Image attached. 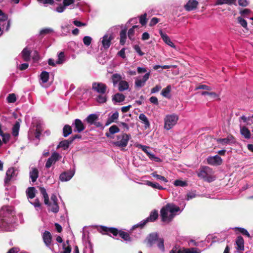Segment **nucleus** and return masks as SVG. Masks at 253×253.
<instances>
[{
	"mask_svg": "<svg viewBox=\"0 0 253 253\" xmlns=\"http://www.w3.org/2000/svg\"><path fill=\"white\" fill-rule=\"evenodd\" d=\"M15 211L12 206L2 207L0 210V231H12L15 229Z\"/></svg>",
	"mask_w": 253,
	"mask_h": 253,
	"instance_id": "1",
	"label": "nucleus"
},
{
	"mask_svg": "<svg viewBox=\"0 0 253 253\" xmlns=\"http://www.w3.org/2000/svg\"><path fill=\"white\" fill-rule=\"evenodd\" d=\"M181 211L178 206L173 204H168L161 210L162 220L164 222H169L175 215L180 213Z\"/></svg>",
	"mask_w": 253,
	"mask_h": 253,
	"instance_id": "2",
	"label": "nucleus"
},
{
	"mask_svg": "<svg viewBox=\"0 0 253 253\" xmlns=\"http://www.w3.org/2000/svg\"><path fill=\"white\" fill-rule=\"evenodd\" d=\"M98 230L102 234L110 233L114 236H117L119 234V236L124 240L130 241V237L128 233L122 231H119L117 228L113 227L108 228L104 226H100Z\"/></svg>",
	"mask_w": 253,
	"mask_h": 253,
	"instance_id": "3",
	"label": "nucleus"
},
{
	"mask_svg": "<svg viewBox=\"0 0 253 253\" xmlns=\"http://www.w3.org/2000/svg\"><path fill=\"white\" fill-rule=\"evenodd\" d=\"M179 117L175 114H169L164 118V128L167 130L172 128L177 123Z\"/></svg>",
	"mask_w": 253,
	"mask_h": 253,
	"instance_id": "4",
	"label": "nucleus"
},
{
	"mask_svg": "<svg viewBox=\"0 0 253 253\" xmlns=\"http://www.w3.org/2000/svg\"><path fill=\"white\" fill-rule=\"evenodd\" d=\"M40 190L41 193L43 196L44 204L50 207V210L52 212L54 213L58 212L59 208L57 203H52V204H50L49 202V197L46 189L44 187H40Z\"/></svg>",
	"mask_w": 253,
	"mask_h": 253,
	"instance_id": "5",
	"label": "nucleus"
},
{
	"mask_svg": "<svg viewBox=\"0 0 253 253\" xmlns=\"http://www.w3.org/2000/svg\"><path fill=\"white\" fill-rule=\"evenodd\" d=\"M10 21L7 16L0 9V37L3 35V31H7L10 27Z\"/></svg>",
	"mask_w": 253,
	"mask_h": 253,
	"instance_id": "6",
	"label": "nucleus"
},
{
	"mask_svg": "<svg viewBox=\"0 0 253 253\" xmlns=\"http://www.w3.org/2000/svg\"><path fill=\"white\" fill-rule=\"evenodd\" d=\"M211 172L212 170L211 168L205 167L200 170L198 173V176L204 179V180L211 182L215 179V177L211 174Z\"/></svg>",
	"mask_w": 253,
	"mask_h": 253,
	"instance_id": "7",
	"label": "nucleus"
},
{
	"mask_svg": "<svg viewBox=\"0 0 253 253\" xmlns=\"http://www.w3.org/2000/svg\"><path fill=\"white\" fill-rule=\"evenodd\" d=\"M117 140L113 142V144L120 148L126 147L130 138V135L126 133H123L121 135H117Z\"/></svg>",
	"mask_w": 253,
	"mask_h": 253,
	"instance_id": "8",
	"label": "nucleus"
},
{
	"mask_svg": "<svg viewBox=\"0 0 253 253\" xmlns=\"http://www.w3.org/2000/svg\"><path fill=\"white\" fill-rule=\"evenodd\" d=\"M158 217V211L154 210L152 211L149 215L147 218H146L145 219H144L142 221H141L139 223L134 225L131 230H133L135 228L137 227H140L141 228H143L144 225L149 221L153 222L155 220H156Z\"/></svg>",
	"mask_w": 253,
	"mask_h": 253,
	"instance_id": "9",
	"label": "nucleus"
},
{
	"mask_svg": "<svg viewBox=\"0 0 253 253\" xmlns=\"http://www.w3.org/2000/svg\"><path fill=\"white\" fill-rule=\"evenodd\" d=\"M15 169L13 168H9L6 172L5 177L4 180V186L7 189V187L10 186L15 179Z\"/></svg>",
	"mask_w": 253,
	"mask_h": 253,
	"instance_id": "10",
	"label": "nucleus"
},
{
	"mask_svg": "<svg viewBox=\"0 0 253 253\" xmlns=\"http://www.w3.org/2000/svg\"><path fill=\"white\" fill-rule=\"evenodd\" d=\"M113 37L112 34H106L100 39L99 43L101 44L100 50L104 51L109 48L111 45V41Z\"/></svg>",
	"mask_w": 253,
	"mask_h": 253,
	"instance_id": "11",
	"label": "nucleus"
},
{
	"mask_svg": "<svg viewBox=\"0 0 253 253\" xmlns=\"http://www.w3.org/2000/svg\"><path fill=\"white\" fill-rule=\"evenodd\" d=\"M42 130L41 124H38L36 126V128H35L34 125L30 128L28 132V138L29 139L32 140L34 137L37 139H40L41 134V131Z\"/></svg>",
	"mask_w": 253,
	"mask_h": 253,
	"instance_id": "12",
	"label": "nucleus"
},
{
	"mask_svg": "<svg viewBox=\"0 0 253 253\" xmlns=\"http://www.w3.org/2000/svg\"><path fill=\"white\" fill-rule=\"evenodd\" d=\"M150 76V72L146 73L142 79L137 78L135 80V86L136 87L141 88L144 86L146 81L149 79Z\"/></svg>",
	"mask_w": 253,
	"mask_h": 253,
	"instance_id": "13",
	"label": "nucleus"
},
{
	"mask_svg": "<svg viewBox=\"0 0 253 253\" xmlns=\"http://www.w3.org/2000/svg\"><path fill=\"white\" fill-rule=\"evenodd\" d=\"M61 156L56 152H54L51 156L48 159L45 164V168L48 169L54 164L61 158Z\"/></svg>",
	"mask_w": 253,
	"mask_h": 253,
	"instance_id": "14",
	"label": "nucleus"
},
{
	"mask_svg": "<svg viewBox=\"0 0 253 253\" xmlns=\"http://www.w3.org/2000/svg\"><path fill=\"white\" fill-rule=\"evenodd\" d=\"M92 89L100 94H105L107 86L102 83H94L92 84Z\"/></svg>",
	"mask_w": 253,
	"mask_h": 253,
	"instance_id": "15",
	"label": "nucleus"
},
{
	"mask_svg": "<svg viewBox=\"0 0 253 253\" xmlns=\"http://www.w3.org/2000/svg\"><path fill=\"white\" fill-rule=\"evenodd\" d=\"M207 160L208 164L213 166H219L222 163V159L217 155L214 156H209L207 158Z\"/></svg>",
	"mask_w": 253,
	"mask_h": 253,
	"instance_id": "16",
	"label": "nucleus"
},
{
	"mask_svg": "<svg viewBox=\"0 0 253 253\" xmlns=\"http://www.w3.org/2000/svg\"><path fill=\"white\" fill-rule=\"evenodd\" d=\"M75 174L74 169L62 172L59 176V179L62 182H65L70 180Z\"/></svg>",
	"mask_w": 253,
	"mask_h": 253,
	"instance_id": "17",
	"label": "nucleus"
},
{
	"mask_svg": "<svg viewBox=\"0 0 253 253\" xmlns=\"http://www.w3.org/2000/svg\"><path fill=\"white\" fill-rule=\"evenodd\" d=\"M42 238L45 246L51 249L50 245L52 242V236L51 233L48 231H45L42 235Z\"/></svg>",
	"mask_w": 253,
	"mask_h": 253,
	"instance_id": "18",
	"label": "nucleus"
},
{
	"mask_svg": "<svg viewBox=\"0 0 253 253\" xmlns=\"http://www.w3.org/2000/svg\"><path fill=\"white\" fill-rule=\"evenodd\" d=\"M73 127H74V131L81 132L85 129V126L83 122L79 119H77L74 121L72 124Z\"/></svg>",
	"mask_w": 253,
	"mask_h": 253,
	"instance_id": "19",
	"label": "nucleus"
},
{
	"mask_svg": "<svg viewBox=\"0 0 253 253\" xmlns=\"http://www.w3.org/2000/svg\"><path fill=\"white\" fill-rule=\"evenodd\" d=\"M71 22H65L61 25V36H65L70 32Z\"/></svg>",
	"mask_w": 253,
	"mask_h": 253,
	"instance_id": "20",
	"label": "nucleus"
},
{
	"mask_svg": "<svg viewBox=\"0 0 253 253\" xmlns=\"http://www.w3.org/2000/svg\"><path fill=\"white\" fill-rule=\"evenodd\" d=\"M159 238L158 235L156 233L150 234L147 238V244L150 247H152Z\"/></svg>",
	"mask_w": 253,
	"mask_h": 253,
	"instance_id": "21",
	"label": "nucleus"
},
{
	"mask_svg": "<svg viewBox=\"0 0 253 253\" xmlns=\"http://www.w3.org/2000/svg\"><path fill=\"white\" fill-rule=\"evenodd\" d=\"M159 34L163 39V41L168 45L171 47L175 48V46L171 41L169 37L165 33H164L162 30H160Z\"/></svg>",
	"mask_w": 253,
	"mask_h": 253,
	"instance_id": "22",
	"label": "nucleus"
},
{
	"mask_svg": "<svg viewBox=\"0 0 253 253\" xmlns=\"http://www.w3.org/2000/svg\"><path fill=\"white\" fill-rule=\"evenodd\" d=\"M217 142L222 145L227 144L234 143L235 142L234 138L232 135H228L225 138H219L217 139Z\"/></svg>",
	"mask_w": 253,
	"mask_h": 253,
	"instance_id": "23",
	"label": "nucleus"
},
{
	"mask_svg": "<svg viewBox=\"0 0 253 253\" xmlns=\"http://www.w3.org/2000/svg\"><path fill=\"white\" fill-rule=\"evenodd\" d=\"M198 4L196 0H189L184 5V8L187 11H191L197 7Z\"/></svg>",
	"mask_w": 253,
	"mask_h": 253,
	"instance_id": "24",
	"label": "nucleus"
},
{
	"mask_svg": "<svg viewBox=\"0 0 253 253\" xmlns=\"http://www.w3.org/2000/svg\"><path fill=\"white\" fill-rule=\"evenodd\" d=\"M49 73L46 71H42L40 75V84L43 87H46L44 84L49 80Z\"/></svg>",
	"mask_w": 253,
	"mask_h": 253,
	"instance_id": "25",
	"label": "nucleus"
},
{
	"mask_svg": "<svg viewBox=\"0 0 253 253\" xmlns=\"http://www.w3.org/2000/svg\"><path fill=\"white\" fill-rule=\"evenodd\" d=\"M237 23L239 24L241 26H242L244 29L246 30H248L249 28L248 27V22L247 20L245 19V17L240 16L237 17L236 18Z\"/></svg>",
	"mask_w": 253,
	"mask_h": 253,
	"instance_id": "26",
	"label": "nucleus"
},
{
	"mask_svg": "<svg viewBox=\"0 0 253 253\" xmlns=\"http://www.w3.org/2000/svg\"><path fill=\"white\" fill-rule=\"evenodd\" d=\"M31 51L28 47H25L21 52V56L24 61H28L30 59Z\"/></svg>",
	"mask_w": 253,
	"mask_h": 253,
	"instance_id": "27",
	"label": "nucleus"
},
{
	"mask_svg": "<svg viewBox=\"0 0 253 253\" xmlns=\"http://www.w3.org/2000/svg\"><path fill=\"white\" fill-rule=\"evenodd\" d=\"M237 250L243 251L244 250V240L242 237L238 236L236 241Z\"/></svg>",
	"mask_w": 253,
	"mask_h": 253,
	"instance_id": "28",
	"label": "nucleus"
},
{
	"mask_svg": "<svg viewBox=\"0 0 253 253\" xmlns=\"http://www.w3.org/2000/svg\"><path fill=\"white\" fill-rule=\"evenodd\" d=\"M111 80L112 81L114 86H116L118 84H119L120 82L122 81V76L118 73L113 74L111 77Z\"/></svg>",
	"mask_w": 253,
	"mask_h": 253,
	"instance_id": "29",
	"label": "nucleus"
},
{
	"mask_svg": "<svg viewBox=\"0 0 253 253\" xmlns=\"http://www.w3.org/2000/svg\"><path fill=\"white\" fill-rule=\"evenodd\" d=\"M120 131L119 128L116 125H113L109 128V132H106L105 135L107 137H111V134L118 133Z\"/></svg>",
	"mask_w": 253,
	"mask_h": 253,
	"instance_id": "30",
	"label": "nucleus"
},
{
	"mask_svg": "<svg viewBox=\"0 0 253 253\" xmlns=\"http://www.w3.org/2000/svg\"><path fill=\"white\" fill-rule=\"evenodd\" d=\"M128 83L125 80H122L118 84V89L120 91L126 90L128 89Z\"/></svg>",
	"mask_w": 253,
	"mask_h": 253,
	"instance_id": "31",
	"label": "nucleus"
},
{
	"mask_svg": "<svg viewBox=\"0 0 253 253\" xmlns=\"http://www.w3.org/2000/svg\"><path fill=\"white\" fill-rule=\"evenodd\" d=\"M139 119L144 124L145 128H148L150 127V124L149 121L145 114L143 113L140 114L139 116Z\"/></svg>",
	"mask_w": 253,
	"mask_h": 253,
	"instance_id": "32",
	"label": "nucleus"
},
{
	"mask_svg": "<svg viewBox=\"0 0 253 253\" xmlns=\"http://www.w3.org/2000/svg\"><path fill=\"white\" fill-rule=\"evenodd\" d=\"M39 176V172L36 168H33L30 172V177L33 182L37 180Z\"/></svg>",
	"mask_w": 253,
	"mask_h": 253,
	"instance_id": "33",
	"label": "nucleus"
},
{
	"mask_svg": "<svg viewBox=\"0 0 253 253\" xmlns=\"http://www.w3.org/2000/svg\"><path fill=\"white\" fill-rule=\"evenodd\" d=\"M36 188L34 187H30L26 190V195L28 199H33L36 194Z\"/></svg>",
	"mask_w": 253,
	"mask_h": 253,
	"instance_id": "34",
	"label": "nucleus"
},
{
	"mask_svg": "<svg viewBox=\"0 0 253 253\" xmlns=\"http://www.w3.org/2000/svg\"><path fill=\"white\" fill-rule=\"evenodd\" d=\"M145 184L154 189H157L159 190H164L165 189V188L161 186L158 183L152 182L148 180L146 181Z\"/></svg>",
	"mask_w": 253,
	"mask_h": 253,
	"instance_id": "35",
	"label": "nucleus"
},
{
	"mask_svg": "<svg viewBox=\"0 0 253 253\" xmlns=\"http://www.w3.org/2000/svg\"><path fill=\"white\" fill-rule=\"evenodd\" d=\"M126 29L121 31L120 33V43L121 45H124L126 39Z\"/></svg>",
	"mask_w": 253,
	"mask_h": 253,
	"instance_id": "36",
	"label": "nucleus"
},
{
	"mask_svg": "<svg viewBox=\"0 0 253 253\" xmlns=\"http://www.w3.org/2000/svg\"><path fill=\"white\" fill-rule=\"evenodd\" d=\"M98 116L95 114H90L85 119V121L90 125L94 124L95 121L97 119Z\"/></svg>",
	"mask_w": 253,
	"mask_h": 253,
	"instance_id": "37",
	"label": "nucleus"
},
{
	"mask_svg": "<svg viewBox=\"0 0 253 253\" xmlns=\"http://www.w3.org/2000/svg\"><path fill=\"white\" fill-rule=\"evenodd\" d=\"M171 90V86L170 85H168L166 87L163 89L161 94L164 97H167V98H169L170 97V92Z\"/></svg>",
	"mask_w": 253,
	"mask_h": 253,
	"instance_id": "38",
	"label": "nucleus"
},
{
	"mask_svg": "<svg viewBox=\"0 0 253 253\" xmlns=\"http://www.w3.org/2000/svg\"><path fill=\"white\" fill-rule=\"evenodd\" d=\"M125 96L122 93H117L113 97V100L116 102H121L125 100Z\"/></svg>",
	"mask_w": 253,
	"mask_h": 253,
	"instance_id": "39",
	"label": "nucleus"
},
{
	"mask_svg": "<svg viewBox=\"0 0 253 253\" xmlns=\"http://www.w3.org/2000/svg\"><path fill=\"white\" fill-rule=\"evenodd\" d=\"M240 131L241 134L244 136L245 138L249 139L251 137V133L250 130L245 126L241 127Z\"/></svg>",
	"mask_w": 253,
	"mask_h": 253,
	"instance_id": "40",
	"label": "nucleus"
},
{
	"mask_svg": "<svg viewBox=\"0 0 253 253\" xmlns=\"http://www.w3.org/2000/svg\"><path fill=\"white\" fill-rule=\"evenodd\" d=\"M66 61L65 54L63 52H61L58 54V59L56 61V63L58 64H62Z\"/></svg>",
	"mask_w": 253,
	"mask_h": 253,
	"instance_id": "41",
	"label": "nucleus"
},
{
	"mask_svg": "<svg viewBox=\"0 0 253 253\" xmlns=\"http://www.w3.org/2000/svg\"><path fill=\"white\" fill-rule=\"evenodd\" d=\"M71 142V140L70 141L67 140L61 141L57 146V148H63L64 150H66L69 147V144Z\"/></svg>",
	"mask_w": 253,
	"mask_h": 253,
	"instance_id": "42",
	"label": "nucleus"
},
{
	"mask_svg": "<svg viewBox=\"0 0 253 253\" xmlns=\"http://www.w3.org/2000/svg\"><path fill=\"white\" fill-rule=\"evenodd\" d=\"M139 26L138 25H134L132 26V28L129 29L128 31V38L130 40H134V29L136 28H138Z\"/></svg>",
	"mask_w": 253,
	"mask_h": 253,
	"instance_id": "43",
	"label": "nucleus"
},
{
	"mask_svg": "<svg viewBox=\"0 0 253 253\" xmlns=\"http://www.w3.org/2000/svg\"><path fill=\"white\" fill-rule=\"evenodd\" d=\"M236 0H216V5H222L223 4H227L232 5L235 4Z\"/></svg>",
	"mask_w": 253,
	"mask_h": 253,
	"instance_id": "44",
	"label": "nucleus"
},
{
	"mask_svg": "<svg viewBox=\"0 0 253 253\" xmlns=\"http://www.w3.org/2000/svg\"><path fill=\"white\" fill-rule=\"evenodd\" d=\"M63 136H68L72 133V128L69 125H65L63 129Z\"/></svg>",
	"mask_w": 253,
	"mask_h": 253,
	"instance_id": "45",
	"label": "nucleus"
},
{
	"mask_svg": "<svg viewBox=\"0 0 253 253\" xmlns=\"http://www.w3.org/2000/svg\"><path fill=\"white\" fill-rule=\"evenodd\" d=\"M107 97L106 95L104 94H100L97 96L96 98V100L97 102L100 103H103L106 101Z\"/></svg>",
	"mask_w": 253,
	"mask_h": 253,
	"instance_id": "46",
	"label": "nucleus"
},
{
	"mask_svg": "<svg viewBox=\"0 0 253 253\" xmlns=\"http://www.w3.org/2000/svg\"><path fill=\"white\" fill-rule=\"evenodd\" d=\"M151 174L152 176L156 178L157 180H162L165 182V183L168 182V180L164 176L157 174V172H154L152 173Z\"/></svg>",
	"mask_w": 253,
	"mask_h": 253,
	"instance_id": "47",
	"label": "nucleus"
},
{
	"mask_svg": "<svg viewBox=\"0 0 253 253\" xmlns=\"http://www.w3.org/2000/svg\"><path fill=\"white\" fill-rule=\"evenodd\" d=\"M201 251L196 248L186 249L183 250V253H201Z\"/></svg>",
	"mask_w": 253,
	"mask_h": 253,
	"instance_id": "48",
	"label": "nucleus"
},
{
	"mask_svg": "<svg viewBox=\"0 0 253 253\" xmlns=\"http://www.w3.org/2000/svg\"><path fill=\"white\" fill-rule=\"evenodd\" d=\"M158 248L162 252L165 251L164 240L163 238H159L157 241Z\"/></svg>",
	"mask_w": 253,
	"mask_h": 253,
	"instance_id": "49",
	"label": "nucleus"
},
{
	"mask_svg": "<svg viewBox=\"0 0 253 253\" xmlns=\"http://www.w3.org/2000/svg\"><path fill=\"white\" fill-rule=\"evenodd\" d=\"M173 184L175 186L185 187L187 185L186 181L181 180H176L174 181Z\"/></svg>",
	"mask_w": 253,
	"mask_h": 253,
	"instance_id": "50",
	"label": "nucleus"
},
{
	"mask_svg": "<svg viewBox=\"0 0 253 253\" xmlns=\"http://www.w3.org/2000/svg\"><path fill=\"white\" fill-rule=\"evenodd\" d=\"M139 22L142 26H144L147 24V14L146 13L139 17Z\"/></svg>",
	"mask_w": 253,
	"mask_h": 253,
	"instance_id": "51",
	"label": "nucleus"
},
{
	"mask_svg": "<svg viewBox=\"0 0 253 253\" xmlns=\"http://www.w3.org/2000/svg\"><path fill=\"white\" fill-rule=\"evenodd\" d=\"M92 41V39L90 36H85L83 39L84 44L86 46H89L91 44Z\"/></svg>",
	"mask_w": 253,
	"mask_h": 253,
	"instance_id": "52",
	"label": "nucleus"
},
{
	"mask_svg": "<svg viewBox=\"0 0 253 253\" xmlns=\"http://www.w3.org/2000/svg\"><path fill=\"white\" fill-rule=\"evenodd\" d=\"M236 231H239L241 233H242L243 235H246L248 238L250 237V235L248 231L245 228H241V227H236L235 228Z\"/></svg>",
	"mask_w": 253,
	"mask_h": 253,
	"instance_id": "53",
	"label": "nucleus"
},
{
	"mask_svg": "<svg viewBox=\"0 0 253 253\" xmlns=\"http://www.w3.org/2000/svg\"><path fill=\"white\" fill-rule=\"evenodd\" d=\"M149 158L152 161H154L156 162H161V160L160 158L157 157L153 153L150 152L147 155Z\"/></svg>",
	"mask_w": 253,
	"mask_h": 253,
	"instance_id": "54",
	"label": "nucleus"
},
{
	"mask_svg": "<svg viewBox=\"0 0 253 253\" xmlns=\"http://www.w3.org/2000/svg\"><path fill=\"white\" fill-rule=\"evenodd\" d=\"M53 32V30L52 29L50 28H46L41 30L40 31V34L41 35L44 36Z\"/></svg>",
	"mask_w": 253,
	"mask_h": 253,
	"instance_id": "55",
	"label": "nucleus"
},
{
	"mask_svg": "<svg viewBox=\"0 0 253 253\" xmlns=\"http://www.w3.org/2000/svg\"><path fill=\"white\" fill-rule=\"evenodd\" d=\"M6 100L8 103H14L16 101V95L14 93L9 94Z\"/></svg>",
	"mask_w": 253,
	"mask_h": 253,
	"instance_id": "56",
	"label": "nucleus"
},
{
	"mask_svg": "<svg viewBox=\"0 0 253 253\" xmlns=\"http://www.w3.org/2000/svg\"><path fill=\"white\" fill-rule=\"evenodd\" d=\"M0 136L2 137V142L5 144L7 143L9 141V140L10 139V135L9 133H3L2 134V135H0Z\"/></svg>",
	"mask_w": 253,
	"mask_h": 253,
	"instance_id": "57",
	"label": "nucleus"
},
{
	"mask_svg": "<svg viewBox=\"0 0 253 253\" xmlns=\"http://www.w3.org/2000/svg\"><path fill=\"white\" fill-rule=\"evenodd\" d=\"M251 13V10L248 8L242 9L239 11V13H240V14H241V16H242L244 17L247 15H248Z\"/></svg>",
	"mask_w": 253,
	"mask_h": 253,
	"instance_id": "58",
	"label": "nucleus"
},
{
	"mask_svg": "<svg viewBox=\"0 0 253 253\" xmlns=\"http://www.w3.org/2000/svg\"><path fill=\"white\" fill-rule=\"evenodd\" d=\"M119 118V113L117 111L114 112L112 115L109 117L111 122H115L116 120H118Z\"/></svg>",
	"mask_w": 253,
	"mask_h": 253,
	"instance_id": "59",
	"label": "nucleus"
},
{
	"mask_svg": "<svg viewBox=\"0 0 253 253\" xmlns=\"http://www.w3.org/2000/svg\"><path fill=\"white\" fill-rule=\"evenodd\" d=\"M137 147L139 148H141L142 150V151H143L147 154V155H148V154L150 152L149 151V147L148 146L143 145L141 144H138L137 145Z\"/></svg>",
	"mask_w": 253,
	"mask_h": 253,
	"instance_id": "60",
	"label": "nucleus"
},
{
	"mask_svg": "<svg viewBox=\"0 0 253 253\" xmlns=\"http://www.w3.org/2000/svg\"><path fill=\"white\" fill-rule=\"evenodd\" d=\"M40 4H42L46 6L47 4H52L54 3L53 0H37Z\"/></svg>",
	"mask_w": 253,
	"mask_h": 253,
	"instance_id": "61",
	"label": "nucleus"
},
{
	"mask_svg": "<svg viewBox=\"0 0 253 253\" xmlns=\"http://www.w3.org/2000/svg\"><path fill=\"white\" fill-rule=\"evenodd\" d=\"M201 94L202 95H210V96L212 97L213 98H215V97H217L218 96L217 94L216 93H215V92H208V91H203L201 93Z\"/></svg>",
	"mask_w": 253,
	"mask_h": 253,
	"instance_id": "62",
	"label": "nucleus"
},
{
	"mask_svg": "<svg viewBox=\"0 0 253 253\" xmlns=\"http://www.w3.org/2000/svg\"><path fill=\"white\" fill-rule=\"evenodd\" d=\"M66 6L63 4H60L55 9V11L58 13H62L64 12L66 9Z\"/></svg>",
	"mask_w": 253,
	"mask_h": 253,
	"instance_id": "63",
	"label": "nucleus"
},
{
	"mask_svg": "<svg viewBox=\"0 0 253 253\" xmlns=\"http://www.w3.org/2000/svg\"><path fill=\"white\" fill-rule=\"evenodd\" d=\"M133 48L135 50V51L139 54V55L141 56L144 54V52H143L141 50L140 47H139V46L138 45H137V44L134 45L133 46Z\"/></svg>",
	"mask_w": 253,
	"mask_h": 253,
	"instance_id": "64",
	"label": "nucleus"
}]
</instances>
